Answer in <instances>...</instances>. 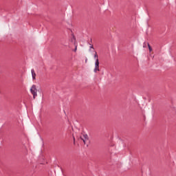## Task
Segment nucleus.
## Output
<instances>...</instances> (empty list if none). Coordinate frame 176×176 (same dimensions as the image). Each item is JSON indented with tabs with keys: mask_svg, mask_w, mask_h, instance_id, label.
Masks as SVG:
<instances>
[{
	"mask_svg": "<svg viewBox=\"0 0 176 176\" xmlns=\"http://www.w3.org/2000/svg\"><path fill=\"white\" fill-rule=\"evenodd\" d=\"M30 91L33 96V98L35 99V98L38 96V89H36V85H32Z\"/></svg>",
	"mask_w": 176,
	"mask_h": 176,
	"instance_id": "obj_2",
	"label": "nucleus"
},
{
	"mask_svg": "<svg viewBox=\"0 0 176 176\" xmlns=\"http://www.w3.org/2000/svg\"><path fill=\"white\" fill-rule=\"evenodd\" d=\"M147 45H148L149 52H150V53H151V52H152V47H151V45H149V43H148Z\"/></svg>",
	"mask_w": 176,
	"mask_h": 176,
	"instance_id": "obj_5",
	"label": "nucleus"
},
{
	"mask_svg": "<svg viewBox=\"0 0 176 176\" xmlns=\"http://www.w3.org/2000/svg\"><path fill=\"white\" fill-rule=\"evenodd\" d=\"M31 72H32V79L35 80L36 78V74L35 73V70H34V69H32L31 70Z\"/></svg>",
	"mask_w": 176,
	"mask_h": 176,
	"instance_id": "obj_4",
	"label": "nucleus"
},
{
	"mask_svg": "<svg viewBox=\"0 0 176 176\" xmlns=\"http://www.w3.org/2000/svg\"><path fill=\"white\" fill-rule=\"evenodd\" d=\"M80 140H82V141H83L84 144H86V142L89 141V138L87 134H82L80 136Z\"/></svg>",
	"mask_w": 176,
	"mask_h": 176,
	"instance_id": "obj_3",
	"label": "nucleus"
},
{
	"mask_svg": "<svg viewBox=\"0 0 176 176\" xmlns=\"http://www.w3.org/2000/svg\"><path fill=\"white\" fill-rule=\"evenodd\" d=\"M76 49H78V47H76V48H75V52H76Z\"/></svg>",
	"mask_w": 176,
	"mask_h": 176,
	"instance_id": "obj_7",
	"label": "nucleus"
},
{
	"mask_svg": "<svg viewBox=\"0 0 176 176\" xmlns=\"http://www.w3.org/2000/svg\"><path fill=\"white\" fill-rule=\"evenodd\" d=\"M74 144H75V138H74Z\"/></svg>",
	"mask_w": 176,
	"mask_h": 176,
	"instance_id": "obj_8",
	"label": "nucleus"
},
{
	"mask_svg": "<svg viewBox=\"0 0 176 176\" xmlns=\"http://www.w3.org/2000/svg\"><path fill=\"white\" fill-rule=\"evenodd\" d=\"M89 48L90 49H94V47L93 46V45L90 44Z\"/></svg>",
	"mask_w": 176,
	"mask_h": 176,
	"instance_id": "obj_6",
	"label": "nucleus"
},
{
	"mask_svg": "<svg viewBox=\"0 0 176 176\" xmlns=\"http://www.w3.org/2000/svg\"><path fill=\"white\" fill-rule=\"evenodd\" d=\"M95 61V68L94 69V72H100V61L98 60V54H97V52L95 51L94 54Z\"/></svg>",
	"mask_w": 176,
	"mask_h": 176,
	"instance_id": "obj_1",
	"label": "nucleus"
}]
</instances>
